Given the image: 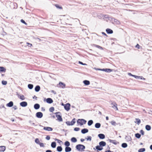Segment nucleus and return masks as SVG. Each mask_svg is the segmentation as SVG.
Returning a JSON list of instances; mask_svg holds the SVG:
<instances>
[{"instance_id":"obj_1","label":"nucleus","mask_w":152,"mask_h":152,"mask_svg":"<svg viewBox=\"0 0 152 152\" xmlns=\"http://www.w3.org/2000/svg\"><path fill=\"white\" fill-rule=\"evenodd\" d=\"M76 148L78 151H84L85 148V147L83 145L79 144L76 145Z\"/></svg>"},{"instance_id":"obj_2","label":"nucleus","mask_w":152,"mask_h":152,"mask_svg":"<svg viewBox=\"0 0 152 152\" xmlns=\"http://www.w3.org/2000/svg\"><path fill=\"white\" fill-rule=\"evenodd\" d=\"M86 122V121L84 119H78L77 121V123L78 124H80L81 125H82L83 124H85Z\"/></svg>"},{"instance_id":"obj_3","label":"nucleus","mask_w":152,"mask_h":152,"mask_svg":"<svg viewBox=\"0 0 152 152\" xmlns=\"http://www.w3.org/2000/svg\"><path fill=\"white\" fill-rule=\"evenodd\" d=\"M59 113V112H57L55 113L56 115V117L57 118L58 120L59 121H63L61 116L60 115H58V114Z\"/></svg>"},{"instance_id":"obj_4","label":"nucleus","mask_w":152,"mask_h":152,"mask_svg":"<svg viewBox=\"0 0 152 152\" xmlns=\"http://www.w3.org/2000/svg\"><path fill=\"white\" fill-rule=\"evenodd\" d=\"M70 104L67 103L64 105V109L67 111H68L70 109Z\"/></svg>"},{"instance_id":"obj_5","label":"nucleus","mask_w":152,"mask_h":152,"mask_svg":"<svg viewBox=\"0 0 152 152\" xmlns=\"http://www.w3.org/2000/svg\"><path fill=\"white\" fill-rule=\"evenodd\" d=\"M58 87H61L62 88H64L65 87L66 85L62 83V82H60L58 84Z\"/></svg>"},{"instance_id":"obj_6","label":"nucleus","mask_w":152,"mask_h":152,"mask_svg":"<svg viewBox=\"0 0 152 152\" xmlns=\"http://www.w3.org/2000/svg\"><path fill=\"white\" fill-rule=\"evenodd\" d=\"M112 104L113 105L112 107L114 108H115V110H118V109L117 107V105L116 103L114 102L112 103Z\"/></svg>"},{"instance_id":"obj_7","label":"nucleus","mask_w":152,"mask_h":152,"mask_svg":"<svg viewBox=\"0 0 152 152\" xmlns=\"http://www.w3.org/2000/svg\"><path fill=\"white\" fill-rule=\"evenodd\" d=\"M36 116L37 118H41L42 117L43 114L41 112H38L36 113Z\"/></svg>"},{"instance_id":"obj_8","label":"nucleus","mask_w":152,"mask_h":152,"mask_svg":"<svg viewBox=\"0 0 152 152\" xmlns=\"http://www.w3.org/2000/svg\"><path fill=\"white\" fill-rule=\"evenodd\" d=\"M20 105L23 107H25L27 105V103L26 102H23L20 103Z\"/></svg>"},{"instance_id":"obj_9","label":"nucleus","mask_w":152,"mask_h":152,"mask_svg":"<svg viewBox=\"0 0 152 152\" xmlns=\"http://www.w3.org/2000/svg\"><path fill=\"white\" fill-rule=\"evenodd\" d=\"M43 129L48 131H52L53 130V129L52 128L49 127H44Z\"/></svg>"},{"instance_id":"obj_10","label":"nucleus","mask_w":152,"mask_h":152,"mask_svg":"<svg viewBox=\"0 0 152 152\" xmlns=\"http://www.w3.org/2000/svg\"><path fill=\"white\" fill-rule=\"evenodd\" d=\"M99 144L100 146L102 147L105 146L106 145V143L105 142L101 141L99 142Z\"/></svg>"},{"instance_id":"obj_11","label":"nucleus","mask_w":152,"mask_h":152,"mask_svg":"<svg viewBox=\"0 0 152 152\" xmlns=\"http://www.w3.org/2000/svg\"><path fill=\"white\" fill-rule=\"evenodd\" d=\"M106 31L108 34H112L113 32V31L112 30L108 28L106 29Z\"/></svg>"},{"instance_id":"obj_12","label":"nucleus","mask_w":152,"mask_h":152,"mask_svg":"<svg viewBox=\"0 0 152 152\" xmlns=\"http://www.w3.org/2000/svg\"><path fill=\"white\" fill-rule=\"evenodd\" d=\"M46 102L47 103L51 104L53 102V100L50 98H48L46 99Z\"/></svg>"},{"instance_id":"obj_13","label":"nucleus","mask_w":152,"mask_h":152,"mask_svg":"<svg viewBox=\"0 0 152 152\" xmlns=\"http://www.w3.org/2000/svg\"><path fill=\"white\" fill-rule=\"evenodd\" d=\"M101 70L107 72H110L113 71L112 69H101Z\"/></svg>"},{"instance_id":"obj_14","label":"nucleus","mask_w":152,"mask_h":152,"mask_svg":"<svg viewBox=\"0 0 152 152\" xmlns=\"http://www.w3.org/2000/svg\"><path fill=\"white\" fill-rule=\"evenodd\" d=\"M98 136L100 139H103L105 138V136L104 134H98Z\"/></svg>"},{"instance_id":"obj_15","label":"nucleus","mask_w":152,"mask_h":152,"mask_svg":"<svg viewBox=\"0 0 152 152\" xmlns=\"http://www.w3.org/2000/svg\"><path fill=\"white\" fill-rule=\"evenodd\" d=\"M13 103L12 101L8 103L7 104V106L8 107H12L13 106Z\"/></svg>"},{"instance_id":"obj_16","label":"nucleus","mask_w":152,"mask_h":152,"mask_svg":"<svg viewBox=\"0 0 152 152\" xmlns=\"http://www.w3.org/2000/svg\"><path fill=\"white\" fill-rule=\"evenodd\" d=\"M18 96L19 98L21 99L22 100H24L25 99V97L23 95H18Z\"/></svg>"},{"instance_id":"obj_17","label":"nucleus","mask_w":152,"mask_h":152,"mask_svg":"<svg viewBox=\"0 0 152 152\" xmlns=\"http://www.w3.org/2000/svg\"><path fill=\"white\" fill-rule=\"evenodd\" d=\"M71 148L69 147H66L65 148V151L66 152H68L71 151Z\"/></svg>"},{"instance_id":"obj_18","label":"nucleus","mask_w":152,"mask_h":152,"mask_svg":"<svg viewBox=\"0 0 152 152\" xmlns=\"http://www.w3.org/2000/svg\"><path fill=\"white\" fill-rule=\"evenodd\" d=\"M88 130L86 129H84L81 130V132L83 134H85L88 132Z\"/></svg>"},{"instance_id":"obj_19","label":"nucleus","mask_w":152,"mask_h":152,"mask_svg":"<svg viewBox=\"0 0 152 152\" xmlns=\"http://www.w3.org/2000/svg\"><path fill=\"white\" fill-rule=\"evenodd\" d=\"M40 89V87L39 86H37L35 88V90L36 92L39 91Z\"/></svg>"},{"instance_id":"obj_20","label":"nucleus","mask_w":152,"mask_h":152,"mask_svg":"<svg viewBox=\"0 0 152 152\" xmlns=\"http://www.w3.org/2000/svg\"><path fill=\"white\" fill-rule=\"evenodd\" d=\"M34 107L35 109H38L39 108L40 105L38 104H34Z\"/></svg>"},{"instance_id":"obj_21","label":"nucleus","mask_w":152,"mask_h":152,"mask_svg":"<svg viewBox=\"0 0 152 152\" xmlns=\"http://www.w3.org/2000/svg\"><path fill=\"white\" fill-rule=\"evenodd\" d=\"M96 148L98 150L101 151L103 149V148L99 145H97L96 147Z\"/></svg>"},{"instance_id":"obj_22","label":"nucleus","mask_w":152,"mask_h":152,"mask_svg":"<svg viewBox=\"0 0 152 152\" xmlns=\"http://www.w3.org/2000/svg\"><path fill=\"white\" fill-rule=\"evenodd\" d=\"M136 121L135 123H137L138 124H139L141 123V121L140 119L137 118L135 119Z\"/></svg>"},{"instance_id":"obj_23","label":"nucleus","mask_w":152,"mask_h":152,"mask_svg":"<svg viewBox=\"0 0 152 152\" xmlns=\"http://www.w3.org/2000/svg\"><path fill=\"white\" fill-rule=\"evenodd\" d=\"M83 83L86 85H88L90 84V82L89 81L87 80H85L83 81Z\"/></svg>"},{"instance_id":"obj_24","label":"nucleus","mask_w":152,"mask_h":152,"mask_svg":"<svg viewBox=\"0 0 152 152\" xmlns=\"http://www.w3.org/2000/svg\"><path fill=\"white\" fill-rule=\"evenodd\" d=\"M101 124L99 123H96L95 124V127L96 128H99L100 127Z\"/></svg>"},{"instance_id":"obj_25","label":"nucleus","mask_w":152,"mask_h":152,"mask_svg":"<svg viewBox=\"0 0 152 152\" xmlns=\"http://www.w3.org/2000/svg\"><path fill=\"white\" fill-rule=\"evenodd\" d=\"M6 149V147L4 146H1V151H4Z\"/></svg>"},{"instance_id":"obj_26","label":"nucleus","mask_w":152,"mask_h":152,"mask_svg":"<svg viewBox=\"0 0 152 152\" xmlns=\"http://www.w3.org/2000/svg\"><path fill=\"white\" fill-rule=\"evenodd\" d=\"M51 147L53 148H55L56 147V142H53L51 144Z\"/></svg>"},{"instance_id":"obj_27","label":"nucleus","mask_w":152,"mask_h":152,"mask_svg":"<svg viewBox=\"0 0 152 152\" xmlns=\"http://www.w3.org/2000/svg\"><path fill=\"white\" fill-rule=\"evenodd\" d=\"M62 148L61 146H58L57 148V150L58 151L60 152L62 151Z\"/></svg>"},{"instance_id":"obj_28","label":"nucleus","mask_w":152,"mask_h":152,"mask_svg":"<svg viewBox=\"0 0 152 152\" xmlns=\"http://www.w3.org/2000/svg\"><path fill=\"white\" fill-rule=\"evenodd\" d=\"M145 129L147 130H150L151 129V127L150 125H147L145 126Z\"/></svg>"},{"instance_id":"obj_29","label":"nucleus","mask_w":152,"mask_h":152,"mask_svg":"<svg viewBox=\"0 0 152 152\" xmlns=\"http://www.w3.org/2000/svg\"><path fill=\"white\" fill-rule=\"evenodd\" d=\"M54 5L57 8H58V9H63L62 7L59 6L58 4H55Z\"/></svg>"},{"instance_id":"obj_30","label":"nucleus","mask_w":152,"mask_h":152,"mask_svg":"<svg viewBox=\"0 0 152 152\" xmlns=\"http://www.w3.org/2000/svg\"><path fill=\"white\" fill-rule=\"evenodd\" d=\"M6 71V69L3 67H1V72H5Z\"/></svg>"},{"instance_id":"obj_31","label":"nucleus","mask_w":152,"mask_h":152,"mask_svg":"<svg viewBox=\"0 0 152 152\" xmlns=\"http://www.w3.org/2000/svg\"><path fill=\"white\" fill-rule=\"evenodd\" d=\"M64 145L67 147H68L70 145V144L69 142V141H66L65 142Z\"/></svg>"},{"instance_id":"obj_32","label":"nucleus","mask_w":152,"mask_h":152,"mask_svg":"<svg viewBox=\"0 0 152 152\" xmlns=\"http://www.w3.org/2000/svg\"><path fill=\"white\" fill-rule=\"evenodd\" d=\"M93 123V121L92 120H90L88 121V126L91 125Z\"/></svg>"},{"instance_id":"obj_33","label":"nucleus","mask_w":152,"mask_h":152,"mask_svg":"<svg viewBox=\"0 0 152 152\" xmlns=\"http://www.w3.org/2000/svg\"><path fill=\"white\" fill-rule=\"evenodd\" d=\"M121 146L123 148H125L127 146V145L126 143H124L122 144Z\"/></svg>"},{"instance_id":"obj_34","label":"nucleus","mask_w":152,"mask_h":152,"mask_svg":"<svg viewBox=\"0 0 152 152\" xmlns=\"http://www.w3.org/2000/svg\"><path fill=\"white\" fill-rule=\"evenodd\" d=\"M71 140L72 142H76L77 141L75 137H72L71 138Z\"/></svg>"},{"instance_id":"obj_35","label":"nucleus","mask_w":152,"mask_h":152,"mask_svg":"<svg viewBox=\"0 0 152 152\" xmlns=\"http://www.w3.org/2000/svg\"><path fill=\"white\" fill-rule=\"evenodd\" d=\"M145 151V148H141L138 150V152H143Z\"/></svg>"},{"instance_id":"obj_36","label":"nucleus","mask_w":152,"mask_h":152,"mask_svg":"<svg viewBox=\"0 0 152 152\" xmlns=\"http://www.w3.org/2000/svg\"><path fill=\"white\" fill-rule=\"evenodd\" d=\"M75 118H74L72 121L71 122V124H72V125H73L75 123Z\"/></svg>"},{"instance_id":"obj_37","label":"nucleus","mask_w":152,"mask_h":152,"mask_svg":"<svg viewBox=\"0 0 152 152\" xmlns=\"http://www.w3.org/2000/svg\"><path fill=\"white\" fill-rule=\"evenodd\" d=\"M135 136L137 138H139L140 137L141 135L139 133H137L135 134Z\"/></svg>"},{"instance_id":"obj_38","label":"nucleus","mask_w":152,"mask_h":152,"mask_svg":"<svg viewBox=\"0 0 152 152\" xmlns=\"http://www.w3.org/2000/svg\"><path fill=\"white\" fill-rule=\"evenodd\" d=\"M28 88L30 89H32L33 87V86L32 84H29L28 85Z\"/></svg>"},{"instance_id":"obj_39","label":"nucleus","mask_w":152,"mask_h":152,"mask_svg":"<svg viewBox=\"0 0 152 152\" xmlns=\"http://www.w3.org/2000/svg\"><path fill=\"white\" fill-rule=\"evenodd\" d=\"M54 110V108L53 107H51L49 109V111L50 112H53Z\"/></svg>"},{"instance_id":"obj_40","label":"nucleus","mask_w":152,"mask_h":152,"mask_svg":"<svg viewBox=\"0 0 152 152\" xmlns=\"http://www.w3.org/2000/svg\"><path fill=\"white\" fill-rule=\"evenodd\" d=\"M87 140H89L91 141V136H87L86 138Z\"/></svg>"},{"instance_id":"obj_41","label":"nucleus","mask_w":152,"mask_h":152,"mask_svg":"<svg viewBox=\"0 0 152 152\" xmlns=\"http://www.w3.org/2000/svg\"><path fill=\"white\" fill-rule=\"evenodd\" d=\"M2 83L4 85H6L7 83V82L6 81L2 80Z\"/></svg>"},{"instance_id":"obj_42","label":"nucleus","mask_w":152,"mask_h":152,"mask_svg":"<svg viewBox=\"0 0 152 152\" xmlns=\"http://www.w3.org/2000/svg\"><path fill=\"white\" fill-rule=\"evenodd\" d=\"M138 78H139L142 80H145V79L144 78H143L142 76H138L137 77Z\"/></svg>"},{"instance_id":"obj_43","label":"nucleus","mask_w":152,"mask_h":152,"mask_svg":"<svg viewBox=\"0 0 152 152\" xmlns=\"http://www.w3.org/2000/svg\"><path fill=\"white\" fill-rule=\"evenodd\" d=\"M35 142L38 144H39L40 142L39 141L38 138L36 139L35 140Z\"/></svg>"},{"instance_id":"obj_44","label":"nucleus","mask_w":152,"mask_h":152,"mask_svg":"<svg viewBox=\"0 0 152 152\" xmlns=\"http://www.w3.org/2000/svg\"><path fill=\"white\" fill-rule=\"evenodd\" d=\"M66 124L68 125H69V126H70V125H72V124H71V122L69 121H66Z\"/></svg>"},{"instance_id":"obj_45","label":"nucleus","mask_w":152,"mask_h":152,"mask_svg":"<svg viewBox=\"0 0 152 152\" xmlns=\"http://www.w3.org/2000/svg\"><path fill=\"white\" fill-rule=\"evenodd\" d=\"M95 47L97 48H99L100 49H103V48L102 47L100 46H99L98 45H96Z\"/></svg>"},{"instance_id":"obj_46","label":"nucleus","mask_w":152,"mask_h":152,"mask_svg":"<svg viewBox=\"0 0 152 152\" xmlns=\"http://www.w3.org/2000/svg\"><path fill=\"white\" fill-rule=\"evenodd\" d=\"M20 21L23 23L24 24H25L26 25H27V23L23 19L21 20Z\"/></svg>"},{"instance_id":"obj_47","label":"nucleus","mask_w":152,"mask_h":152,"mask_svg":"<svg viewBox=\"0 0 152 152\" xmlns=\"http://www.w3.org/2000/svg\"><path fill=\"white\" fill-rule=\"evenodd\" d=\"M74 130L75 131H77L80 130V128L78 127H76L74 128Z\"/></svg>"},{"instance_id":"obj_48","label":"nucleus","mask_w":152,"mask_h":152,"mask_svg":"<svg viewBox=\"0 0 152 152\" xmlns=\"http://www.w3.org/2000/svg\"><path fill=\"white\" fill-rule=\"evenodd\" d=\"M46 139L48 140H49L50 139V136L49 135H47L46 137Z\"/></svg>"},{"instance_id":"obj_49","label":"nucleus","mask_w":152,"mask_h":152,"mask_svg":"<svg viewBox=\"0 0 152 152\" xmlns=\"http://www.w3.org/2000/svg\"><path fill=\"white\" fill-rule=\"evenodd\" d=\"M135 47L138 49H140V46L138 44L136 45Z\"/></svg>"},{"instance_id":"obj_50","label":"nucleus","mask_w":152,"mask_h":152,"mask_svg":"<svg viewBox=\"0 0 152 152\" xmlns=\"http://www.w3.org/2000/svg\"><path fill=\"white\" fill-rule=\"evenodd\" d=\"M140 132L141 133L142 135H144V132L142 130H141Z\"/></svg>"},{"instance_id":"obj_51","label":"nucleus","mask_w":152,"mask_h":152,"mask_svg":"<svg viewBox=\"0 0 152 152\" xmlns=\"http://www.w3.org/2000/svg\"><path fill=\"white\" fill-rule=\"evenodd\" d=\"M56 140H57L58 142V143H60V142H62V141L61 140L57 139H56Z\"/></svg>"},{"instance_id":"obj_52","label":"nucleus","mask_w":152,"mask_h":152,"mask_svg":"<svg viewBox=\"0 0 152 152\" xmlns=\"http://www.w3.org/2000/svg\"><path fill=\"white\" fill-rule=\"evenodd\" d=\"M26 44H27V45H30V46H29V47H31L32 46V44H30V43H29L28 42H27L26 43Z\"/></svg>"},{"instance_id":"obj_53","label":"nucleus","mask_w":152,"mask_h":152,"mask_svg":"<svg viewBox=\"0 0 152 152\" xmlns=\"http://www.w3.org/2000/svg\"><path fill=\"white\" fill-rule=\"evenodd\" d=\"M39 145H40V146H43L44 144H43V143H40V142H39Z\"/></svg>"},{"instance_id":"obj_54","label":"nucleus","mask_w":152,"mask_h":152,"mask_svg":"<svg viewBox=\"0 0 152 152\" xmlns=\"http://www.w3.org/2000/svg\"><path fill=\"white\" fill-rule=\"evenodd\" d=\"M13 108H14L15 110H17L18 108H17V106H15L13 107Z\"/></svg>"},{"instance_id":"obj_55","label":"nucleus","mask_w":152,"mask_h":152,"mask_svg":"<svg viewBox=\"0 0 152 152\" xmlns=\"http://www.w3.org/2000/svg\"><path fill=\"white\" fill-rule=\"evenodd\" d=\"M102 34L106 36V37H107V35L104 32H102Z\"/></svg>"},{"instance_id":"obj_56","label":"nucleus","mask_w":152,"mask_h":152,"mask_svg":"<svg viewBox=\"0 0 152 152\" xmlns=\"http://www.w3.org/2000/svg\"><path fill=\"white\" fill-rule=\"evenodd\" d=\"M132 76L134 77L135 78H137V76H136V75H132Z\"/></svg>"},{"instance_id":"obj_57","label":"nucleus","mask_w":152,"mask_h":152,"mask_svg":"<svg viewBox=\"0 0 152 152\" xmlns=\"http://www.w3.org/2000/svg\"><path fill=\"white\" fill-rule=\"evenodd\" d=\"M105 152H113V151H112L110 150H107L106 151H105Z\"/></svg>"},{"instance_id":"obj_58","label":"nucleus","mask_w":152,"mask_h":152,"mask_svg":"<svg viewBox=\"0 0 152 152\" xmlns=\"http://www.w3.org/2000/svg\"><path fill=\"white\" fill-rule=\"evenodd\" d=\"M46 152H52V151L50 150H47L46 151Z\"/></svg>"},{"instance_id":"obj_59","label":"nucleus","mask_w":152,"mask_h":152,"mask_svg":"<svg viewBox=\"0 0 152 152\" xmlns=\"http://www.w3.org/2000/svg\"><path fill=\"white\" fill-rule=\"evenodd\" d=\"M84 139H80V141L82 142H83V141H84Z\"/></svg>"},{"instance_id":"obj_60","label":"nucleus","mask_w":152,"mask_h":152,"mask_svg":"<svg viewBox=\"0 0 152 152\" xmlns=\"http://www.w3.org/2000/svg\"><path fill=\"white\" fill-rule=\"evenodd\" d=\"M79 63L80 64H82V65H84V64H83L82 62H81L79 61Z\"/></svg>"},{"instance_id":"obj_61","label":"nucleus","mask_w":152,"mask_h":152,"mask_svg":"<svg viewBox=\"0 0 152 152\" xmlns=\"http://www.w3.org/2000/svg\"><path fill=\"white\" fill-rule=\"evenodd\" d=\"M61 105H62V106H64V105H65V104H64L63 103H61Z\"/></svg>"},{"instance_id":"obj_62","label":"nucleus","mask_w":152,"mask_h":152,"mask_svg":"<svg viewBox=\"0 0 152 152\" xmlns=\"http://www.w3.org/2000/svg\"><path fill=\"white\" fill-rule=\"evenodd\" d=\"M106 118V120H108L109 119V118L107 116Z\"/></svg>"},{"instance_id":"obj_63","label":"nucleus","mask_w":152,"mask_h":152,"mask_svg":"<svg viewBox=\"0 0 152 152\" xmlns=\"http://www.w3.org/2000/svg\"><path fill=\"white\" fill-rule=\"evenodd\" d=\"M150 148L152 150V145H151L150 146Z\"/></svg>"},{"instance_id":"obj_64","label":"nucleus","mask_w":152,"mask_h":152,"mask_svg":"<svg viewBox=\"0 0 152 152\" xmlns=\"http://www.w3.org/2000/svg\"><path fill=\"white\" fill-rule=\"evenodd\" d=\"M129 75L130 76H132L133 75H132L131 73H129Z\"/></svg>"}]
</instances>
